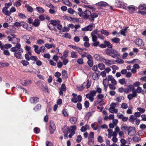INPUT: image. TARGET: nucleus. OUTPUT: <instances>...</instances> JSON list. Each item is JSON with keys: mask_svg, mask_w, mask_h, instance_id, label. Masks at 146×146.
Listing matches in <instances>:
<instances>
[{"mask_svg": "<svg viewBox=\"0 0 146 146\" xmlns=\"http://www.w3.org/2000/svg\"><path fill=\"white\" fill-rule=\"evenodd\" d=\"M62 75L64 78H66L68 77L66 71L65 70H63L62 71Z\"/></svg>", "mask_w": 146, "mask_h": 146, "instance_id": "obj_56", "label": "nucleus"}, {"mask_svg": "<svg viewBox=\"0 0 146 146\" xmlns=\"http://www.w3.org/2000/svg\"><path fill=\"white\" fill-rule=\"evenodd\" d=\"M63 3L65 5L70 7L72 5V4L68 0H62Z\"/></svg>", "mask_w": 146, "mask_h": 146, "instance_id": "obj_28", "label": "nucleus"}, {"mask_svg": "<svg viewBox=\"0 0 146 146\" xmlns=\"http://www.w3.org/2000/svg\"><path fill=\"white\" fill-rule=\"evenodd\" d=\"M111 41L114 43H117L119 42L120 39L118 38H115L111 39Z\"/></svg>", "mask_w": 146, "mask_h": 146, "instance_id": "obj_40", "label": "nucleus"}, {"mask_svg": "<svg viewBox=\"0 0 146 146\" xmlns=\"http://www.w3.org/2000/svg\"><path fill=\"white\" fill-rule=\"evenodd\" d=\"M137 118H136L135 115H131L130 116L129 120V121L133 122L134 121L136 120Z\"/></svg>", "mask_w": 146, "mask_h": 146, "instance_id": "obj_33", "label": "nucleus"}, {"mask_svg": "<svg viewBox=\"0 0 146 146\" xmlns=\"http://www.w3.org/2000/svg\"><path fill=\"white\" fill-rule=\"evenodd\" d=\"M16 11V9L15 7H12L9 11H8L5 15H10L12 13H14Z\"/></svg>", "mask_w": 146, "mask_h": 146, "instance_id": "obj_21", "label": "nucleus"}, {"mask_svg": "<svg viewBox=\"0 0 146 146\" xmlns=\"http://www.w3.org/2000/svg\"><path fill=\"white\" fill-rule=\"evenodd\" d=\"M41 106L40 104L37 105L34 108L33 110L35 111H37L41 109Z\"/></svg>", "mask_w": 146, "mask_h": 146, "instance_id": "obj_35", "label": "nucleus"}, {"mask_svg": "<svg viewBox=\"0 0 146 146\" xmlns=\"http://www.w3.org/2000/svg\"><path fill=\"white\" fill-rule=\"evenodd\" d=\"M77 62L79 64H84L83 60L82 58L78 59L77 60Z\"/></svg>", "mask_w": 146, "mask_h": 146, "instance_id": "obj_59", "label": "nucleus"}, {"mask_svg": "<svg viewBox=\"0 0 146 146\" xmlns=\"http://www.w3.org/2000/svg\"><path fill=\"white\" fill-rule=\"evenodd\" d=\"M21 62L24 66H27L29 65V64L27 61L25 60H21Z\"/></svg>", "mask_w": 146, "mask_h": 146, "instance_id": "obj_44", "label": "nucleus"}, {"mask_svg": "<svg viewBox=\"0 0 146 146\" xmlns=\"http://www.w3.org/2000/svg\"><path fill=\"white\" fill-rule=\"evenodd\" d=\"M33 47L34 48V50L35 52L38 54H39V50H38V46L36 45H34Z\"/></svg>", "mask_w": 146, "mask_h": 146, "instance_id": "obj_34", "label": "nucleus"}, {"mask_svg": "<svg viewBox=\"0 0 146 146\" xmlns=\"http://www.w3.org/2000/svg\"><path fill=\"white\" fill-rule=\"evenodd\" d=\"M98 75L97 73L94 72L93 73L92 75L93 78L94 80H96L98 78Z\"/></svg>", "mask_w": 146, "mask_h": 146, "instance_id": "obj_42", "label": "nucleus"}, {"mask_svg": "<svg viewBox=\"0 0 146 146\" xmlns=\"http://www.w3.org/2000/svg\"><path fill=\"white\" fill-rule=\"evenodd\" d=\"M78 57V55L76 52L74 51L71 52L70 53V57L72 58H76Z\"/></svg>", "mask_w": 146, "mask_h": 146, "instance_id": "obj_24", "label": "nucleus"}, {"mask_svg": "<svg viewBox=\"0 0 146 146\" xmlns=\"http://www.w3.org/2000/svg\"><path fill=\"white\" fill-rule=\"evenodd\" d=\"M109 80L111 81V84L113 85H116L117 84V82L115 80L113 77L111 75H109L108 76Z\"/></svg>", "mask_w": 146, "mask_h": 146, "instance_id": "obj_13", "label": "nucleus"}, {"mask_svg": "<svg viewBox=\"0 0 146 146\" xmlns=\"http://www.w3.org/2000/svg\"><path fill=\"white\" fill-rule=\"evenodd\" d=\"M68 127V131L70 133L69 137L70 138H71L72 136L75 134V130L76 129V126L74 125Z\"/></svg>", "mask_w": 146, "mask_h": 146, "instance_id": "obj_3", "label": "nucleus"}, {"mask_svg": "<svg viewBox=\"0 0 146 146\" xmlns=\"http://www.w3.org/2000/svg\"><path fill=\"white\" fill-rule=\"evenodd\" d=\"M50 130L51 134L53 133L56 129V127L54 123L52 121H50Z\"/></svg>", "mask_w": 146, "mask_h": 146, "instance_id": "obj_8", "label": "nucleus"}, {"mask_svg": "<svg viewBox=\"0 0 146 146\" xmlns=\"http://www.w3.org/2000/svg\"><path fill=\"white\" fill-rule=\"evenodd\" d=\"M129 11L130 13H132L135 11V9L133 6H131L128 7Z\"/></svg>", "mask_w": 146, "mask_h": 146, "instance_id": "obj_39", "label": "nucleus"}, {"mask_svg": "<svg viewBox=\"0 0 146 146\" xmlns=\"http://www.w3.org/2000/svg\"><path fill=\"white\" fill-rule=\"evenodd\" d=\"M45 46L48 49H50L52 47H53L54 48H55V46L54 44H50L49 43H46L45 44Z\"/></svg>", "mask_w": 146, "mask_h": 146, "instance_id": "obj_22", "label": "nucleus"}, {"mask_svg": "<svg viewBox=\"0 0 146 146\" xmlns=\"http://www.w3.org/2000/svg\"><path fill=\"white\" fill-rule=\"evenodd\" d=\"M104 43L105 44L106 47H108V48H111L113 47L112 45L111 44L110 42L109 41H105Z\"/></svg>", "mask_w": 146, "mask_h": 146, "instance_id": "obj_23", "label": "nucleus"}, {"mask_svg": "<svg viewBox=\"0 0 146 146\" xmlns=\"http://www.w3.org/2000/svg\"><path fill=\"white\" fill-rule=\"evenodd\" d=\"M137 96V94H136V92L135 91L133 90L132 94H129L127 96V98L129 100L132 99L133 98L136 97Z\"/></svg>", "mask_w": 146, "mask_h": 146, "instance_id": "obj_12", "label": "nucleus"}, {"mask_svg": "<svg viewBox=\"0 0 146 146\" xmlns=\"http://www.w3.org/2000/svg\"><path fill=\"white\" fill-rule=\"evenodd\" d=\"M127 28H125L124 29H122L120 31L119 33L121 35L124 36L125 35V33L127 30Z\"/></svg>", "mask_w": 146, "mask_h": 146, "instance_id": "obj_52", "label": "nucleus"}, {"mask_svg": "<svg viewBox=\"0 0 146 146\" xmlns=\"http://www.w3.org/2000/svg\"><path fill=\"white\" fill-rule=\"evenodd\" d=\"M69 127L67 126H64L62 129V132L65 134L64 136L65 137L66 136V135L68 133V130Z\"/></svg>", "mask_w": 146, "mask_h": 146, "instance_id": "obj_17", "label": "nucleus"}, {"mask_svg": "<svg viewBox=\"0 0 146 146\" xmlns=\"http://www.w3.org/2000/svg\"><path fill=\"white\" fill-rule=\"evenodd\" d=\"M128 107L127 104L126 103H122L121 106V108L123 109H126Z\"/></svg>", "mask_w": 146, "mask_h": 146, "instance_id": "obj_51", "label": "nucleus"}, {"mask_svg": "<svg viewBox=\"0 0 146 146\" xmlns=\"http://www.w3.org/2000/svg\"><path fill=\"white\" fill-rule=\"evenodd\" d=\"M97 97L98 98V101L94 102V105L95 106L96 104V103H97L98 102H104L103 98H104V95L100 94L97 95Z\"/></svg>", "mask_w": 146, "mask_h": 146, "instance_id": "obj_6", "label": "nucleus"}, {"mask_svg": "<svg viewBox=\"0 0 146 146\" xmlns=\"http://www.w3.org/2000/svg\"><path fill=\"white\" fill-rule=\"evenodd\" d=\"M133 140L135 141H140V139L138 136L135 135L133 137Z\"/></svg>", "mask_w": 146, "mask_h": 146, "instance_id": "obj_55", "label": "nucleus"}, {"mask_svg": "<svg viewBox=\"0 0 146 146\" xmlns=\"http://www.w3.org/2000/svg\"><path fill=\"white\" fill-rule=\"evenodd\" d=\"M31 81L30 80H22L21 82V84L24 86H26L27 85L30 84H31Z\"/></svg>", "mask_w": 146, "mask_h": 146, "instance_id": "obj_16", "label": "nucleus"}, {"mask_svg": "<svg viewBox=\"0 0 146 146\" xmlns=\"http://www.w3.org/2000/svg\"><path fill=\"white\" fill-rule=\"evenodd\" d=\"M98 34L97 29H95L91 33V36L96 35Z\"/></svg>", "mask_w": 146, "mask_h": 146, "instance_id": "obj_62", "label": "nucleus"}, {"mask_svg": "<svg viewBox=\"0 0 146 146\" xmlns=\"http://www.w3.org/2000/svg\"><path fill=\"white\" fill-rule=\"evenodd\" d=\"M136 131L135 130V128L134 127H131L130 128V129L128 131V134L130 136H132L134 135Z\"/></svg>", "mask_w": 146, "mask_h": 146, "instance_id": "obj_11", "label": "nucleus"}, {"mask_svg": "<svg viewBox=\"0 0 146 146\" xmlns=\"http://www.w3.org/2000/svg\"><path fill=\"white\" fill-rule=\"evenodd\" d=\"M46 5L48 7L54 9L55 7L49 3H46Z\"/></svg>", "mask_w": 146, "mask_h": 146, "instance_id": "obj_54", "label": "nucleus"}, {"mask_svg": "<svg viewBox=\"0 0 146 146\" xmlns=\"http://www.w3.org/2000/svg\"><path fill=\"white\" fill-rule=\"evenodd\" d=\"M135 44L139 46H144V44L142 40L140 38H137L135 40Z\"/></svg>", "mask_w": 146, "mask_h": 146, "instance_id": "obj_10", "label": "nucleus"}, {"mask_svg": "<svg viewBox=\"0 0 146 146\" xmlns=\"http://www.w3.org/2000/svg\"><path fill=\"white\" fill-rule=\"evenodd\" d=\"M133 107L132 106H129L128 109L126 111V113L128 114H131L133 113L132 110L133 109Z\"/></svg>", "mask_w": 146, "mask_h": 146, "instance_id": "obj_25", "label": "nucleus"}, {"mask_svg": "<svg viewBox=\"0 0 146 146\" xmlns=\"http://www.w3.org/2000/svg\"><path fill=\"white\" fill-rule=\"evenodd\" d=\"M40 22L38 19H36L33 23V25L35 27L38 26L40 24Z\"/></svg>", "mask_w": 146, "mask_h": 146, "instance_id": "obj_19", "label": "nucleus"}, {"mask_svg": "<svg viewBox=\"0 0 146 146\" xmlns=\"http://www.w3.org/2000/svg\"><path fill=\"white\" fill-rule=\"evenodd\" d=\"M60 90H62L63 91H65L66 90V88L65 85L64 84L62 85L61 88L60 89Z\"/></svg>", "mask_w": 146, "mask_h": 146, "instance_id": "obj_60", "label": "nucleus"}, {"mask_svg": "<svg viewBox=\"0 0 146 146\" xmlns=\"http://www.w3.org/2000/svg\"><path fill=\"white\" fill-rule=\"evenodd\" d=\"M25 7L27 9L28 11L31 12L33 11V8L31 6H30L29 5L27 4H25Z\"/></svg>", "mask_w": 146, "mask_h": 146, "instance_id": "obj_29", "label": "nucleus"}, {"mask_svg": "<svg viewBox=\"0 0 146 146\" xmlns=\"http://www.w3.org/2000/svg\"><path fill=\"white\" fill-rule=\"evenodd\" d=\"M82 100V96L79 95L76 96L75 98H72L71 101L75 103H77L78 102H81Z\"/></svg>", "mask_w": 146, "mask_h": 146, "instance_id": "obj_7", "label": "nucleus"}, {"mask_svg": "<svg viewBox=\"0 0 146 146\" xmlns=\"http://www.w3.org/2000/svg\"><path fill=\"white\" fill-rule=\"evenodd\" d=\"M36 9L37 11L39 13H42L44 12V10L42 7H37Z\"/></svg>", "mask_w": 146, "mask_h": 146, "instance_id": "obj_47", "label": "nucleus"}, {"mask_svg": "<svg viewBox=\"0 0 146 146\" xmlns=\"http://www.w3.org/2000/svg\"><path fill=\"white\" fill-rule=\"evenodd\" d=\"M94 27V24L90 23L88 26L85 27H84L82 28L81 30L82 31H90L92 30Z\"/></svg>", "mask_w": 146, "mask_h": 146, "instance_id": "obj_4", "label": "nucleus"}, {"mask_svg": "<svg viewBox=\"0 0 146 146\" xmlns=\"http://www.w3.org/2000/svg\"><path fill=\"white\" fill-rule=\"evenodd\" d=\"M116 85L111 84H108L110 88L112 90H115L116 89V87L115 86Z\"/></svg>", "mask_w": 146, "mask_h": 146, "instance_id": "obj_41", "label": "nucleus"}, {"mask_svg": "<svg viewBox=\"0 0 146 146\" xmlns=\"http://www.w3.org/2000/svg\"><path fill=\"white\" fill-rule=\"evenodd\" d=\"M110 81L109 80V79L106 78L104 79L103 81V85H108V84L109 83V81Z\"/></svg>", "mask_w": 146, "mask_h": 146, "instance_id": "obj_50", "label": "nucleus"}, {"mask_svg": "<svg viewBox=\"0 0 146 146\" xmlns=\"http://www.w3.org/2000/svg\"><path fill=\"white\" fill-rule=\"evenodd\" d=\"M21 45L20 44L17 43L16 44L15 46L12 48L11 49V50L13 52H18L20 51L21 52H23V50L21 48Z\"/></svg>", "mask_w": 146, "mask_h": 146, "instance_id": "obj_2", "label": "nucleus"}, {"mask_svg": "<svg viewBox=\"0 0 146 146\" xmlns=\"http://www.w3.org/2000/svg\"><path fill=\"white\" fill-rule=\"evenodd\" d=\"M59 23H60V21L58 20H51L50 21V25H52L54 27V26L57 25Z\"/></svg>", "mask_w": 146, "mask_h": 146, "instance_id": "obj_20", "label": "nucleus"}, {"mask_svg": "<svg viewBox=\"0 0 146 146\" xmlns=\"http://www.w3.org/2000/svg\"><path fill=\"white\" fill-rule=\"evenodd\" d=\"M119 136V137L121 138H123L124 137V133L122 131H120L118 133Z\"/></svg>", "mask_w": 146, "mask_h": 146, "instance_id": "obj_61", "label": "nucleus"}, {"mask_svg": "<svg viewBox=\"0 0 146 146\" xmlns=\"http://www.w3.org/2000/svg\"><path fill=\"white\" fill-rule=\"evenodd\" d=\"M87 54L88 53L82 51L80 54L82 58H84L86 57Z\"/></svg>", "mask_w": 146, "mask_h": 146, "instance_id": "obj_63", "label": "nucleus"}, {"mask_svg": "<svg viewBox=\"0 0 146 146\" xmlns=\"http://www.w3.org/2000/svg\"><path fill=\"white\" fill-rule=\"evenodd\" d=\"M119 82L122 85L126 83L125 79L124 78L120 79L119 80Z\"/></svg>", "mask_w": 146, "mask_h": 146, "instance_id": "obj_58", "label": "nucleus"}, {"mask_svg": "<svg viewBox=\"0 0 146 146\" xmlns=\"http://www.w3.org/2000/svg\"><path fill=\"white\" fill-rule=\"evenodd\" d=\"M68 13L72 15L75 13V11L71 8H69L68 10Z\"/></svg>", "mask_w": 146, "mask_h": 146, "instance_id": "obj_57", "label": "nucleus"}, {"mask_svg": "<svg viewBox=\"0 0 146 146\" xmlns=\"http://www.w3.org/2000/svg\"><path fill=\"white\" fill-rule=\"evenodd\" d=\"M12 5V3H8L5 4V7L3 8L2 9V12L5 15L7 11H8L7 10V9Z\"/></svg>", "mask_w": 146, "mask_h": 146, "instance_id": "obj_5", "label": "nucleus"}, {"mask_svg": "<svg viewBox=\"0 0 146 146\" xmlns=\"http://www.w3.org/2000/svg\"><path fill=\"white\" fill-rule=\"evenodd\" d=\"M3 50H4L5 48L7 49L11 48L12 47V45L9 44H7L5 45H3Z\"/></svg>", "mask_w": 146, "mask_h": 146, "instance_id": "obj_36", "label": "nucleus"}, {"mask_svg": "<svg viewBox=\"0 0 146 146\" xmlns=\"http://www.w3.org/2000/svg\"><path fill=\"white\" fill-rule=\"evenodd\" d=\"M82 16L84 19H88L91 15V12L89 10H86L83 13Z\"/></svg>", "mask_w": 146, "mask_h": 146, "instance_id": "obj_9", "label": "nucleus"}, {"mask_svg": "<svg viewBox=\"0 0 146 146\" xmlns=\"http://www.w3.org/2000/svg\"><path fill=\"white\" fill-rule=\"evenodd\" d=\"M85 86L86 87L87 89L91 85V83L90 82L89 80H87L86 83L85 82Z\"/></svg>", "mask_w": 146, "mask_h": 146, "instance_id": "obj_53", "label": "nucleus"}, {"mask_svg": "<svg viewBox=\"0 0 146 146\" xmlns=\"http://www.w3.org/2000/svg\"><path fill=\"white\" fill-rule=\"evenodd\" d=\"M102 60H104V62L106 65L108 66L113 64V61L112 60L106 59L104 58H103Z\"/></svg>", "mask_w": 146, "mask_h": 146, "instance_id": "obj_15", "label": "nucleus"}, {"mask_svg": "<svg viewBox=\"0 0 146 146\" xmlns=\"http://www.w3.org/2000/svg\"><path fill=\"white\" fill-rule=\"evenodd\" d=\"M69 120L70 123L73 124H75L77 121V119L75 117H72L70 118Z\"/></svg>", "mask_w": 146, "mask_h": 146, "instance_id": "obj_27", "label": "nucleus"}, {"mask_svg": "<svg viewBox=\"0 0 146 146\" xmlns=\"http://www.w3.org/2000/svg\"><path fill=\"white\" fill-rule=\"evenodd\" d=\"M44 43V41L42 39H39L37 41V43L40 45H42Z\"/></svg>", "mask_w": 146, "mask_h": 146, "instance_id": "obj_64", "label": "nucleus"}, {"mask_svg": "<svg viewBox=\"0 0 146 146\" xmlns=\"http://www.w3.org/2000/svg\"><path fill=\"white\" fill-rule=\"evenodd\" d=\"M139 9L140 10H146V5H140L139 7Z\"/></svg>", "mask_w": 146, "mask_h": 146, "instance_id": "obj_46", "label": "nucleus"}, {"mask_svg": "<svg viewBox=\"0 0 146 146\" xmlns=\"http://www.w3.org/2000/svg\"><path fill=\"white\" fill-rule=\"evenodd\" d=\"M85 82H84V84L81 86L78 87H77V89L79 91H81L83 89L84 87H85Z\"/></svg>", "mask_w": 146, "mask_h": 146, "instance_id": "obj_48", "label": "nucleus"}, {"mask_svg": "<svg viewBox=\"0 0 146 146\" xmlns=\"http://www.w3.org/2000/svg\"><path fill=\"white\" fill-rule=\"evenodd\" d=\"M39 101V99L37 97H33L30 98V101L31 103L35 104Z\"/></svg>", "mask_w": 146, "mask_h": 146, "instance_id": "obj_14", "label": "nucleus"}, {"mask_svg": "<svg viewBox=\"0 0 146 146\" xmlns=\"http://www.w3.org/2000/svg\"><path fill=\"white\" fill-rule=\"evenodd\" d=\"M101 32L104 35L108 36L109 35V33L106 30L102 29L101 30Z\"/></svg>", "mask_w": 146, "mask_h": 146, "instance_id": "obj_49", "label": "nucleus"}, {"mask_svg": "<svg viewBox=\"0 0 146 146\" xmlns=\"http://www.w3.org/2000/svg\"><path fill=\"white\" fill-rule=\"evenodd\" d=\"M89 126L88 125H86L85 126H83L81 128L80 130L82 132L85 131L86 130L89 129Z\"/></svg>", "mask_w": 146, "mask_h": 146, "instance_id": "obj_32", "label": "nucleus"}, {"mask_svg": "<svg viewBox=\"0 0 146 146\" xmlns=\"http://www.w3.org/2000/svg\"><path fill=\"white\" fill-rule=\"evenodd\" d=\"M98 6H101L102 7H105L109 6V5L106 2L104 1H100L96 4Z\"/></svg>", "mask_w": 146, "mask_h": 146, "instance_id": "obj_18", "label": "nucleus"}, {"mask_svg": "<svg viewBox=\"0 0 146 146\" xmlns=\"http://www.w3.org/2000/svg\"><path fill=\"white\" fill-rule=\"evenodd\" d=\"M107 131L108 132V137L109 138H110L112 136L113 131L112 130L110 129H108Z\"/></svg>", "mask_w": 146, "mask_h": 146, "instance_id": "obj_38", "label": "nucleus"}, {"mask_svg": "<svg viewBox=\"0 0 146 146\" xmlns=\"http://www.w3.org/2000/svg\"><path fill=\"white\" fill-rule=\"evenodd\" d=\"M23 52H21L20 51L18 52H15L14 54L15 56L18 59H21L22 56L21 53Z\"/></svg>", "mask_w": 146, "mask_h": 146, "instance_id": "obj_26", "label": "nucleus"}, {"mask_svg": "<svg viewBox=\"0 0 146 146\" xmlns=\"http://www.w3.org/2000/svg\"><path fill=\"white\" fill-rule=\"evenodd\" d=\"M137 110L139 111V112L140 113H143L145 111V110L144 108L140 107L137 108Z\"/></svg>", "mask_w": 146, "mask_h": 146, "instance_id": "obj_45", "label": "nucleus"}, {"mask_svg": "<svg viewBox=\"0 0 146 146\" xmlns=\"http://www.w3.org/2000/svg\"><path fill=\"white\" fill-rule=\"evenodd\" d=\"M5 18V20L9 23H11L12 21H13V19L10 16V15H7Z\"/></svg>", "mask_w": 146, "mask_h": 146, "instance_id": "obj_31", "label": "nucleus"}, {"mask_svg": "<svg viewBox=\"0 0 146 146\" xmlns=\"http://www.w3.org/2000/svg\"><path fill=\"white\" fill-rule=\"evenodd\" d=\"M86 97L91 102H92L94 100V97L89 94H87L86 95Z\"/></svg>", "mask_w": 146, "mask_h": 146, "instance_id": "obj_30", "label": "nucleus"}, {"mask_svg": "<svg viewBox=\"0 0 146 146\" xmlns=\"http://www.w3.org/2000/svg\"><path fill=\"white\" fill-rule=\"evenodd\" d=\"M98 67L100 70H104L105 67V65L103 63L99 64L98 65Z\"/></svg>", "mask_w": 146, "mask_h": 146, "instance_id": "obj_43", "label": "nucleus"}, {"mask_svg": "<svg viewBox=\"0 0 146 146\" xmlns=\"http://www.w3.org/2000/svg\"><path fill=\"white\" fill-rule=\"evenodd\" d=\"M104 53L115 58H117L120 56L119 52L116 50L112 48L111 49L106 48L105 50Z\"/></svg>", "mask_w": 146, "mask_h": 146, "instance_id": "obj_1", "label": "nucleus"}, {"mask_svg": "<svg viewBox=\"0 0 146 146\" xmlns=\"http://www.w3.org/2000/svg\"><path fill=\"white\" fill-rule=\"evenodd\" d=\"M131 127H128L126 126H122L121 127V129L123 131L125 130L128 131Z\"/></svg>", "mask_w": 146, "mask_h": 146, "instance_id": "obj_37", "label": "nucleus"}]
</instances>
